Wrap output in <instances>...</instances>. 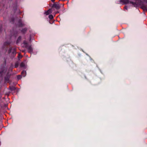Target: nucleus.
<instances>
[{"mask_svg": "<svg viewBox=\"0 0 147 147\" xmlns=\"http://www.w3.org/2000/svg\"><path fill=\"white\" fill-rule=\"evenodd\" d=\"M52 7L55 8L57 9H59L60 7V6L58 4L55 3L53 4Z\"/></svg>", "mask_w": 147, "mask_h": 147, "instance_id": "1", "label": "nucleus"}, {"mask_svg": "<svg viewBox=\"0 0 147 147\" xmlns=\"http://www.w3.org/2000/svg\"><path fill=\"white\" fill-rule=\"evenodd\" d=\"M26 48L28 50L29 52H31L32 51V49L30 45H27L26 47Z\"/></svg>", "mask_w": 147, "mask_h": 147, "instance_id": "2", "label": "nucleus"}, {"mask_svg": "<svg viewBox=\"0 0 147 147\" xmlns=\"http://www.w3.org/2000/svg\"><path fill=\"white\" fill-rule=\"evenodd\" d=\"M52 12V10L51 9H49L47 11L45 12V14L46 15H48L51 13Z\"/></svg>", "mask_w": 147, "mask_h": 147, "instance_id": "3", "label": "nucleus"}, {"mask_svg": "<svg viewBox=\"0 0 147 147\" xmlns=\"http://www.w3.org/2000/svg\"><path fill=\"white\" fill-rule=\"evenodd\" d=\"M22 75L24 77L25 76L26 74V71H22Z\"/></svg>", "mask_w": 147, "mask_h": 147, "instance_id": "4", "label": "nucleus"}, {"mask_svg": "<svg viewBox=\"0 0 147 147\" xmlns=\"http://www.w3.org/2000/svg\"><path fill=\"white\" fill-rule=\"evenodd\" d=\"M121 1L125 4L129 2L128 0H121Z\"/></svg>", "mask_w": 147, "mask_h": 147, "instance_id": "5", "label": "nucleus"}, {"mask_svg": "<svg viewBox=\"0 0 147 147\" xmlns=\"http://www.w3.org/2000/svg\"><path fill=\"white\" fill-rule=\"evenodd\" d=\"M20 66L21 67H24L26 66V65L24 63H22L21 64Z\"/></svg>", "mask_w": 147, "mask_h": 147, "instance_id": "6", "label": "nucleus"}, {"mask_svg": "<svg viewBox=\"0 0 147 147\" xmlns=\"http://www.w3.org/2000/svg\"><path fill=\"white\" fill-rule=\"evenodd\" d=\"M49 19H52L53 18V16L52 15H50L49 16Z\"/></svg>", "mask_w": 147, "mask_h": 147, "instance_id": "7", "label": "nucleus"}, {"mask_svg": "<svg viewBox=\"0 0 147 147\" xmlns=\"http://www.w3.org/2000/svg\"><path fill=\"white\" fill-rule=\"evenodd\" d=\"M27 30V29L26 28H24L23 29L22 31L23 32H25Z\"/></svg>", "mask_w": 147, "mask_h": 147, "instance_id": "8", "label": "nucleus"}, {"mask_svg": "<svg viewBox=\"0 0 147 147\" xmlns=\"http://www.w3.org/2000/svg\"><path fill=\"white\" fill-rule=\"evenodd\" d=\"M21 78V77L20 76H18V79H20Z\"/></svg>", "mask_w": 147, "mask_h": 147, "instance_id": "9", "label": "nucleus"}, {"mask_svg": "<svg viewBox=\"0 0 147 147\" xmlns=\"http://www.w3.org/2000/svg\"><path fill=\"white\" fill-rule=\"evenodd\" d=\"M130 3L132 4H133V5H134V2H130Z\"/></svg>", "mask_w": 147, "mask_h": 147, "instance_id": "10", "label": "nucleus"}, {"mask_svg": "<svg viewBox=\"0 0 147 147\" xmlns=\"http://www.w3.org/2000/svg\"><path fill=\"white\" fill-rule=\"evenodd\" d=\"M18 65H16H16H15V67H18Z\"/></svg>", "mask_w": 147, "mask_h": 147, "instance_id": "11", "label": "nucleus"}, {"mask_svg": "<svg viewBox=\"0 0 147 147\" xmlns=\"http://www.w3.org/2000/svg\"><path fill=\"white\" fill-rule=\"evenodd\" d=\"M55 0H51V1L52 2H54V1H55Z\"/></svg>", "mask_w": 147, "mask_h": 147, "instance_id": "12", "label": "nucleus"}]
</instances>
